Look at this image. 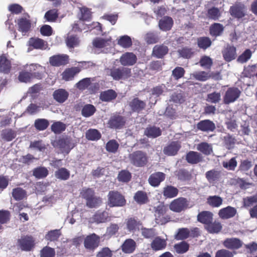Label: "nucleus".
Instances as JSON below:
<instances>
[{
    "label": "nucleus",
    "mask_w": 257,
    "mask_h": 257,
    "mask_svg": "<svg viewBox=\"0 0 257 257\" xmlns=\"http://www.w3.org/2000/svg\"><path fill=\"white\" fill-rule=\"evenodd\" d=\"M137 60L136 56L133 53L126 52L120 57L119 61L123 66H132Z\"/></svg>",
    "instance_id": "10"
},
{
    "label": "nucleus",
    "mask_w": 257,
    "mask_h": 257,
    "mask_svg": "<svg viewBox=\"0 0 257 257\" xmlns=\"http://www.w3.org/2000/svg\"><path fill=\"white\" fill-rule=\"evenodd\" d=\"M127 229L130 231H133L139 229L140 225V222L133 218H128L126 221Z\"/></svg>",
    "instance_id": "50"
},
{
    "label": "nucleus",
    "mask_w": 257,
    "mask_h": 257,
    "mask_svg": "<svg viewBox=\"0 0 257 257\" xmlns=\"http://www.w3.org/2000/svg\"><path fill=\"white\" fill-rule=\"evenodd\" d=\"M191 76L198 81H205L209 79L211 75L209 72L196 71L192 73Z\"/></svg>",
    "instance_id": "34"
},
{
    "label": "nucleus",
    "mask_w": 257,
    "mask_h": 257,
    "mask_svg": "<svg viewBox=\"0 0 257 257\" xmlns=\"http://www.w3.org/2000/svg\"><path fill=\"white\" fill-rule=\"evenodd\" d=\"M174 248L177 252L179 253H183L188 250L189 245L186 242L183 241L178 244H175Z\"/></svg>",
    "instance_id": "63"
},
{
    "label": "nucleus",
    "mask_w": 257,
    "mask_h": 257,
    "mask_svg": "<svg viewBox=\"0 0 257 257\" xmlns=\"http://www.w3.org/2000/svg\"><path fill=\"white\" fill-rule=\"evenodd\" d=\"M49 62L53 66L64 65L68 63V56L64 54L54 55L50 58Z\"/></svg>",
    "instance_id": "11"
},
{
    "label": "nucleus",
    "mask_w": 257,
    "mask_h": 257,
    "mask_svg": "<svg viewBox=\"0 0 257 257\" xmlns=\"http://www.w3.org/2000/svg\"><path fill=\"white\" fill-rule=\"evenodd\" d=\"M11 68V63L5 54L0 56V72L5 74L10 72Z\"/></svg>",
    "instance_id": "21"
},
{
    "label": "nucleus",
    "mask_w": 257,
    "mask_h": 257,
    "mask_svg": "<svg viewBox=\"0 0 257 257\" xmlns=\"http://www.w3.org/2000/svg\"><path fill=\"white\" fill-rule=\"evenodd\" d=\"M130 74L131 69L125 67L113 68L109 71V75L115 80L126 79L130 77Z\"/></svg>",
    "instance_id": "4"
},
{
    "label": "nucleus",
    "mask_w": 257,
    "mask_h": 257,
    "mask_svg": "<svg viewBox=\"0 0 257 257\" xmlns=\"http://www.w3.org/2000/svg\"><path fill=\"white\" fill-rule=\"evenodd\" d=\"M117 43L121 47L126 48L130 47L132 45V42L129 36L125 35L119 38L118 40Z\"/></svg>",
    "instance_id": "51"
},
{
    "label": "nucleus",
    "mask_w": 257,
    "mask_h": 257,
    "mask_svg": "<svg viewBox=\"0 0 257 257\" xmlns=\"http://www.w3.org/2000/svg\"><path fill=\"white\" fill-rule=\"evenodd\" d=\"M166 209L164 206H158L155 212V221L156 223L163 225L169 221V218L165 216Z\"/></svg>",
    "instance_id": "8"
},
{
    "label": "nucleus",
    "mask_w": 257,
    "mask_h": 257,
    "mask_svg": "<svg viewBox=\"0 0 257 257\" xmlns=\"http://www.w3.org/2000/svg\"><path fill=\"white\" fill-rule=\"evenodd\" d=\"M61 235L60 230L55 229L51 230L46 235L45 238L47 240L51 241L57 240Z\"/></svg>",
    "instance_id": "54"
},
{
    "label": "nucleus",
    "mask_w": 257,
    "mask_h": 257,
    "mask_svg": "<svg viewBox=\"0 0 257 257\" xmlns=\"http://www.w3.org/2000/svg\"><path fill=\"white\" fill-rule=\"evenodd\" d=\"M132 164L136 167H143L148 161V158L146 153L141 151H136L129 156Z\"/></svg>",
    "instance_id": "1"
},
{
    "label": "nucleus",
    "mask_w": 257,
    "mask_h": 257,
    "mask_svg": "<svg viewBox=\"0 0 257 257\" xmlns=\"http://www.w3.org/2000/svg\"><path fill=\"white\" fill-rule=\"evenodd\" d=\"M51 128L55 134H60L65 131L66 124L61 121H56L52 124Z\"/></svg>",
    "instance_id": "48"
},
{
    "label": "nucleus",
    "mask_w": 257,
    "mask_h": 257,
    "mask_svg": "<svg viewBox=\"0 0 257 257\" xmlns=\"http://www.w3.org/2000/svg\"><path fill=\"white\" fill-rule=\"evenodd\" d=\"M168 52V47L164 45H156L153 48V54L157 58H161Z\"/></svg>",
    "instance_id": "33"
},
{
    "label": "nucleus",
    "mask_w": 257,
    "mask_h": 257,
    "mask_svg": "<svg viewBox=\"0 0 257 257\" xmlns=\"http://www.w3.org/2000/svg\"><path fill=\"white\" fill-rule=\"evenodd\" d=\"M178 193V190L172 186H167L165 187L163 191V195L167 198H173L176 197Z\"/></svg>",
    "instance_id": "41"
},
{
    "label": "nucleus",
    "mask_w": 257,
    "mask_h": 257,
    "mask_svg": "<svg viewBox=\"0 0 257 257\" xmlns=\"http://www.w3.org/2000/svg\"><path fill=\"white\" fill-rule=\"evenodd\" d=\"M229 12L232 17L237 19H240L246 15V8L243 4L241 3H236L230 7Z\"/></svg>",
    "instance_id": "5"
},
{
    "label": "nucleus",
    "mask_w": 257,
    "mask_h": 257,
    "mask_svg": "<svg viewBox=\"0 0 257 257\" xmlns=\"http://www.w3.org/2000/svg\"><path fill=\"white\" fill-rule=\"evenodd\" d=\"M207 16L209 19L216 20L220 16V13L218 8L213 7L208 10Z\"/></svg>",
    "instance_id": "59"
},
{
    "label": "nucleus",
    "mask_w": 257,
    "mask_h": 257,
    "mask_svg": "<svg viewBox=\"0 0 257 257\" xmlns=\"http://www.w3.org/2000/svg\"><path fill=\"white\" fill-rule=\"evenodd\" d=\"M165 178V175L162 172H156L152 174L149 178V182L151 185L156 187L158 186Z\"/></svg>",
    "instance_id": "16"
},
{
    "label": "nucleus",
    "mask_w": 257,
    "mask_h": 257,
    "mask_svg": "<svg viewBox=\"0 0 257 257\" xmlns=\"http://www.w3.org/2000/svg\"><path fill=\"white\" fill-rule=\"evenodd\" d=\"M180 148V144L178 142H174L165 147L163 152L168 156H174L177 154Z\"/></svg>",
    "instance_id": "23"
},
{
    "label": "nucleus",
    "mask_w": 257,
    "mask_h": 257,
    "mask_svg": "<svg viewBox=\"0 0 257 257\" xmlns=\"http://www.w3.org/2000/svg\"><path fill=\"white\" fill-rule=\"evenodd\" d=\"M79 40L74 36L69 35L66 39V44L69 48H74L78 46Z\"/></svg>",
    "instance_id": "58"
},
{
    "label": "nucleus",
    "mask_w": 257,
    "mask_h": 257,
    "mask_svg": "<svg viewBox=\"0 0 257 257\" xmlns=\"http://www.w3.org/2000/svg\"><path fill=\"white\" fill-rule=\"evenodd\" d=\"M84 20H80L77 22V23L74 24L73 26V30L75 31H81L82 30H86L89 29L90 27H92L94 31L96 32H93L92 33H95L96 34H99L101 32V28L100 24L98 22H94L91 25L88 24H85L84 23Z\"/></svg>",
    "instance_id": "2"
},
{
    "label": "nucleus",
    "mask_w": 257,
    "mask_h": 257,
    "mask_svg": "<svg viewBox=\"0 0 257 257\" xmlns=\"http://www.w3.org/2000/svg\"><path fill=\"white\" fill-rule=\"evenodd\" d=\"M189 233L190 231L188 229L186 228H180L176 234L175 238L178 240L187 238L189 236Z\"/></svg>",
    "instance_id": "61"
},
{
    "label": "nucleus",
    "mask_w": 257,
    "mask_h": 257,
    "mask_svg": "<svg viewBox=\"0 0 257 257\" xmlns=\"http://www.w3.org/2000/svg\"><path fill=\"white\" fill-rule=\"evenodd\" d=\"M197 149L206 155H210L212 152L211 146L205 142L198 144Z\"/></svg>",
    "instance_id": "46"
},
{
    "label": "nucleus",
    "mask_w": 257,
    "mask_h": 257,
    "mask_svg": "<svg viewBox=\"0 0 257 257\" xmlns=\"http://www.w3.org/2000/svg\"><path fill=\"white\" fill-rule=\"evenodd\" d=\"M86 137L88 140L95 141L99 139L101 136L97 130L90 129L86 132Z\"/></svg>",
    "instance_id": "55"
},
{
    "label": "nucleus",
    "mask_w": 257,
    "mask_h": 257,
    "mask_svg": "<svg viewBox=\"0 0 257 257\" xmlns=\"http://www.w3.org/2000/svg\"><path fill=\"white\" fill-rule=\"evenodd\" d=\"M130 106L133 111L139 112L145 108L146 103L138 98H135L130 102Z\"/></svg>",
    "instance_id": "25"
},
{
    "label": "nucleus",
    "mask_w": 257,
    "mask_h": 257,
    "mask_svg": "<svg viewBox=\"0 0 257 257\" xmlns=\"http://www.w3.org/2000/svg\"><path fill=\"white\" fill-rule=\"evenodd\" d=\"M49 124L47 119L44 118H38L35 120L34 126L38 131H44L46 130Z\"/></svg>",
    "instance_id": "42"
},
{
    "label": "nucleus",
    "mask_w": 257,
    "mask_h": 257,
    "mask_svg": "<svg viewBox=\"0 0 257 257\" xmlns=\"http://www.w3.org/2000/svg\"><path fill=\"white\" fill-rule=\"evenodd\" d=\"M30 148L42 152L46 149V145L42 141H35L31 142Z\"/></svg>",
    "instance_id": "57"
},
{
    "label": "nucleus",
    "mask_w": 257,
    "mask_h": 257,
    "mask_svg": "<svg viewBox=\"0 0 257 257\" xmlns=\"http://www.w3.org/2000/svg\"><path fill=\"white\" fill-rule=\"evenodd\" d=\"M223 30V27L222 25L218 23H215L212 25L210 28V33L212 36H219Z\"/></svg>",
    "instance_id": "47"
},
{
    "label": "nucleus",
    "mask_w": 257,
    "mask_h": 257,
    "mask_svg": "<svg viewBox=\"0 0 257 257\" xmlns=\"http://www.w3.org/2000/svg\"><path fill=\"white\" fill-rule=\"evenodd\" d=\"M18 242L21 249L25 251L30 250L34 246V240L31 236L22 237Z\"/></svg>",
    "instance_id": "13"
},
{
    "label": "nucleus",
    "mask_w": 257,
    "mask_h": 257,
    "mask_svg": "<svg viewBox=\"0 0 257 257\" xmlns=\"http://www.w3.org/2000/svg\"><path fill=\"white\" fill-rule=\"evenodd\" d=\"M187 206V200L184 198H179L173 200L170 205V209L174 212H180Z\"/></svg>",
    "instance_id": "9"
},
{
    "label": "nucleus",
    "mask_w": 257,
    "mask_h": 257,
    "mask_svg": "<svg viewBox=\"0 0 257 257\" xmlns=\"http://www.w3.org/2000/svg\"><path fill=\"white\" fill-rule=\"evenodd\" d=\"M173 21L171 18L165 17L162 19L159 24L160 29L163 31H168L173 26Z\"/></svg>",
    "instance_id": "30"
},
{
    "label": "nucleus",
    "mask_w": 257,
    "mask_h": 257,
    "mask_svg": "<svg viewBox=\"0 0 257 257\" xmlns=\"http://www.w3.org/2000/svg\"><path fill=\"white\" fill-rule=\"evenodd\" d=\"M236 56V48L234 46H228L223 52V57L226 61L234 59Z\"/></svg>",
    "instance_id": "31"
},
{
    "label": "nucleus",
    "mask_w": 257,
    "mask_h": 257,
    "mask_svg": "<svg viewBox=\"0 0 257 257\" xmlns=\"http://www.w3.org/2000/svg\"><path fill=\"white\" fill-rule=\"evenodd\" d=\"M26 195L25 191L21 188H17L13 190V197L17 200L23 199L25 197Z\"/></svg>",
    "instance_id": "53"
},
{
    "label": "nucleus",
    "mask_w": 257,
    "mask_h": 257,
    "mask_svg": "<svg viewBox=\"0 0 257 257\" xmlns=\"http://www.w3.org/2000/svg\"><path fill=\"white\" fill-rule=\"evenodd\" d=\"M197 127L203 132H212L215 128V125L210 120L206 119L199 122L197 124Z\"/></svg>",
    "instance_id": "15"
},
{
    "label": "nucleus",
    "mask_w": 257,
    "mask_h": 257,
    "mask_svg": "<svg viewBox=\"0 0 257 257\" xmlns=\"http://www.w3.org/2000/svg\"><path fill=\"white\" fill-rule=\"evenodd\" d=\"M94 220L97 223L104 222L109 220V214L106 211H98L94 215Z\"/></svg>",
    "instance_id": "37"
},
{
    "label": "nucleus",
    "mask_w": 257,
    "mask_h": 257,
    "mask_svg": "<svg viewBox=\"0 0 257 257\" xmlns=\"http://www.w3.org/2000/svg\"><path fill=\"white\" fill-rule=\"evenodd\" d=\"M55 175L58 179L66 180L70 177V172L64 168H61L55 172Z\"/></svg>",
    "instance_id": "44"
},
{
    "label": "nucleus",
    "mask_w": 257,
    "mask_h": 257,
    "mask_svg": "<svg viewBox=\"0 0 257 257\" xmlns=\"http://www.w3.org/2000/svg\"><path fill=\"white\" fill-rule=\"evenodd\" d=\"M224 246L230 249H237L242 245V242L237 238H227L223 241Z\"/></svg>",
    "instance_id": "14"
},
{
    "label": "nucleus",
    "mask_w": 257,
    "mask_h": 257,
    "mask_svg": "<svg viewBox=\"0 0 257 257\" xmlns=\"http://www.w3.org/2000/svg\"><path fill=\"white\" fill-rule=\"evenodd\" d=\"M80 71V69L77 67L66 69L62 74V79L65 81L72 80Z\"/></svg>",
    "instance_id": "20"
},
{
    "label": "nucleus",
    "mask_w": 257,
    "mask_h": 257,
    "mask_svg": "<svg viewBox=\"0 0 257 257\" xmlns=\"http://www.w3.org/2000/svg\"><path fill=\"white\" fill-rule=\"evenodd\" d=\"M117 96L116 93L112 89L102 91L100 94V99L102 101L108 102L114 99Z\"/></svg>",
    "instance_id": "26"
},
{
    "label": "nucleus",
    "mask_w": 257,
    "mask_h": 257,
    "mask_svg": "<svg viewBox=\"0 0 257 257\" xmlns=\"http://www.w3.org/2000/svg\"><path fill=\"white\" fill-rule=\"evenodd\" d=\"M166 246V241L160 237H156L151 243V247L155 250L162 249Z\"/></svg>",
    "instance_id": "32"
},
{
    "label": "nucleus",
    "mask_w": 257,
    "mask_h": 257,
    "mask_svg": "<svg viewBox=\"0 0 257 257\" xmlns=\"http://www.w3.org/2000/svg\"><path fill=\"white\" fill-rule=\"evenodd\" d=\"M55 254V250L53 248L46 246L41 250V257H54Z\"/></svg>",
    "instance_id": "64"
},
{
    "label": "nucleus",
    "mask_w": 257,
    "mask_h": 257,
    "mask_svg": "<svg viewBox=\"0 0 257 257\" xmlns=\"http://www.w3.org/2000/svg\"><path fill=\"white\" fill-rule=\"evenodd\" d=\"M119 146L118 143L114 140L109 141L106 145V150L111 153H115L116 152Z\"/></svg>",
    "instance_id": "62"
},
{
    "label": "nucleus",
    "mask_w": 257,
    "mask_h": 257,
    "mask_svg": "<svg viewBox=\"0 0 257 257\" xmlns=\"http://www.w3.org/2000/svg\"><path fill=\"white\" fill-rule=\"evenodd\" d=\"M125 123L124 118L119 115H112L108 122V126L112 128H120Z\"/></svg>",
    "instance_id": "12"
},
{
    "label": "nucleus",
    "mask_w": 257,
    "mask_h": 257,
    "mask_svg": "<svg viewBox=\"0 0 257 257\" xmlns=\"http://www.w3.org/2000/svg\"><path fill=\"white\" fill-rule=\"evenodd\" d=\"M236 212V209L235 208L229 206L220 209L218 214L219 217L222 219H228L234 216Z\"/></svg>",
    "instance_id": "17"
},
{
    "label": "nucleus",
    "mask_w": 257,
    "mask_h": 257,
    "mask_svg": "<svg viewBox=\"0 0 257 257\" xmlns=\"http://www.w3.org/2000/svg\"><path fill=\"white\" fill-rule=\"evenodd\" d=\"M93 45L97 48H103L111 45L110 39L96 38L93 41Z\"/></svg>",
    "instance_id": "35"
},
{
    "label": "nucleus",
    "mask_w": 257,
    "mask_h": 257,
    "mask_svg": "<svg viewBox=\"0 0 257 257\" xmlns=\"http://www.w3.org/2000/svg\"><path fill=\"white\" fill-rule=\"evenodd\" d=\"M96 111V108L92 104H87L85 105L82 108L81 114L82 116L88 117L92 116Z\"/></svg>",
    "instance_id": "40"
},
{
    "label": "nucleus",
    "mask_w": 257,
    "mask_h": 257,
    "mask_svg": "<svg viewBox=\"0 0 257 257\" xmlns=\"http://www.w3.org/2000/svg\"><path fill=\"white\" fill-rule=\"evenodd\" d=\"M108 198V204L110 207L123 206L125 204L124 197L117 191H110Z\"/></svg>",
    "instance_id": "3"
},
{
    "label": "nucleus",
    "mask_w": 257,
    "mask_h": 257,
    "mask_svg": "<svg viewBox=\"0 0 257 257\" xmlns=\"http://www.w3.org/2000/svg\"><path fill=\"white\" fill-rule=\"evenodd\" d=\"M222 199L218 196H209L207 199L208 203L215 207H219L222 203Z\"/></svg>",
    "instance_id": "49"
},
{
    "label": "nucleus",
    "mask_w": 257,
    "mask_h": 257,
    "mask_svg": "<svg viewBox=\"0 0 257 257\" xmlns=\"http://www.w3.org/2000/svg\"><path fill=\"white\" fill-rule=\"evenodd\" d=\"M134 198L139 204H144L147 202V196L145 192L141 191H138L135 195Z\"/></svg>",
    "instance_id": "52"
},
{
    "label": "nucleus",
    "mask_w": 257,
    "mask_h": 257,
    "mask_svg": "<svg viewBox=\"0 0 257 257\" xmlns=\"http://www.w3.org/2000/svg\"><path fill=\"white\" fill-rule=\"evenodd\" d=\"M206 229L210 233H218L221 228L222 226L220 222L218 221L211 222L207 226H205Z\"/></svg>",
    "instance_id": "45"
},
{
    "label": "nucleus",
    "mask_w": 257,
    "mask_h": 257,
    "mask_svg": "<svg viewBox=\"0 0 257 257\" xmlns=\"http://www.w3.org/2000/svg\"><path fill=\"white\" fill-rule=\"evenodd\" d=\"M136 243L132 239H127L125 240L121 245V249L122 251L126 253H131L135 250Z\"/></svg>",
    "instance_id": "24"
},
{
    "label": "nucleus",
    "mask_w": 257,
    "mask_h": 257,
    "mask_svg": "<svg viewBox=\"0 0 257 257\" xmlns=\"http://www.w3.org/2000/svg\"><path fill=\"white\" fill-rule=\"evenodd\" d=\"M211 44V41L207 37H201L198 40V45L202 49H206Z\"/></svg>",
    "instance_id": "60"
},
{
    "label": "nucleus",
    "mask_w": 257,
    "mask_h": 257,
    "mask_svg": "<svg viewBox=\"0 0 257 257\" xmlns=\"http://www.w3.org/2000/svg\"><path fill=\"white\" fill-rule=\"evenodd\" d=\"M15 132L11 129H6L2 131V138L7 141H11L16 137Z\"/></svg>",
    "instance_id": "56"
},
{
    "label": "nucleus",
    "mask_w": 257,
    "mask_h": 257,
    "mask_svg": "<svg viewBox=\"0 0 257 257\" xmlns=\"http://www.w3.org/2000/svg\"><path fill=\"white\" fill-rule=\"evenodd\" d=\"M59 145L62 152L67 154L75 146V144L68 139L60 140L59 141Z\"/></svg>",
    "instance_id": "19"
},
{
    "label": "nucleus",
    "mask_w": 257,
    "mask_h": 257,
    "mask_svg": "<svg viewBox=\"0 0 257 257\" xmlns=\"http://www.w3.org/2000/svg\"><path fill=\"white\" fill-rule=\"evenodd\" d=\"M205 177L210 183H214L220 177V172L213 169L206 172Z\"/></svg>",
    "instance_id": "36"
},
{
    "label": "nucleus",
    "mask_w": 257,
    "mask_h": 257,
    "mask_svg": "<svg viewBox=\"0 0 257 257\" xmlns=\"http://www.w3.org/2000/svg\"><path fill=\"white\" fill-rule=\"evenodd\" d=\"M198 220L207 226L212 221L213 214L209 211H203L200 213L197 216Z\"/></svg>",
    "instance_id": "27"
},
{
    "label": "nucleus",
    "mask_w": 257,
    "mask_h": 257,
    "mask_svg": "<svg viewBox=\"0 0 257 257\" xmlns=\"http://www.w3.org/2000/svg\"><path fill=\"white\" fill-rule=\"evenodd\" d=\"M33 174L37 179L44 178L48 175V170L45 167H37L34 169Z\"/></svg>",
    "instance_id": "39"
},
{
    "label": "nucleus",
    "mask_w": 257,
    "mask_h": 257,
    "mask_svg": "<svg viewBox=\"0 0 257 257\" xmlns=\"http://www.w3.org/2000/svg\"><path fill=\"white\" fill-rule=\"evenodd\" d=\"M29 44L35 49L45 50L47 48V43L39 38L30 39Z\"/></svg>",
    "instance_id": "28"
},
{
    "label": "nucleus",
    "mask_w": 257,
    "mask_h": 257,
    "mask_svg": "<svg viewBox=\"0 0 257 257\" xmlns=\"http://www.w3.org/2000/svg\"><path fill=\"white\" fill-rule=\"evenodd\" d=\"M19 31L25 35L31 28L30 20L27 18H22L18 20Z\"/></svg>",
    "instance_id": "22"
},
{
    "label": "nucleus",
    "mask_w": 257,
    "mask_h": 257,
    "mask_svg": "<svg viewBox=\"0 0 257 257\" xmlns=\"http://www.w3.org/2000/svg\"><path fill=\"white\" fill-rule=\"evenodd\" d=\"M222 166L229 171H234L237 167V162L235 157H233L228 161L222 162Z\"/></svg>",
    "instance_id": "43"
},
{
    "label": "nucleus",
    "mask_w": 257,
    "mask_h": 257,
    "mask_svg": "<svg viewBox=\"0 0 257 257\" xmlns=\"http://www.w3.org/2000/svg\"><path fill=\"white\" fill-rule=\"evenodd\" d=\"M241 92L235 87L229 88L226 91L223 97V101L225 104H229L236 101L240 95Z\"/></svg>",
    "instance_id": "6"
},
{
    "label": "nucleus",
    "mask_w": 257,
    "mask_h": 257,
    "mask_svg": "<svg viewBox=\"0 0 257 257\" xmlns=\"http://www.w3.org/2000/svg\"><path fill=\"white\" fill-rule=\"evenodd\" d=\"M68 92L64 89H58L53 92L54 99L58 102L63 103L68 98Z\"/></svg>",
    "instance_id": "18"
},
{
    "label": "nucleus",
    "mask_w": 257,
    "mask_h": 257,
    "mask_svg": "<svg viewBox=\"0 0 257 257\" xmlns=\"http://www.w3.org/2000/svg\"><path fill=\"white\" fill-rule=\"evenodd\" d=\"M186 160L189 163L196 164L201 161V157L199 153L191 151L187 154Z\"/></svg>",
    "instance_id": "38"
},
{
    "label": "nucleus",
    "mask_w": 257,
    "mask_h": 257,
    "mask_svg": "<svg viewBox=\"0 0 257 257\" xmlns=\"http://www.w3.org/2000/svg\"><path fill=\"white\" fill-rule=\"evenodd\" d=\"M100 238L95 234L88 235L84 239V245L87 249L93 250L97 248L99 243Z\"/></svg>",
    "instance_id": "7"
},
{
    "label": "nucleus",
    "mask_w": 257,
    "mask_h": 257,
    "mask_svg": "<svg viewBox=\"0 0 257 257\" xmlns=\"http://www.w3.org/2000/svg\"><path fill=\"white\" fill-rule=\"evenodd\" d=\"M144 133L148 137L156 138L161 136L162 131L158 127L151 126L147 127Z\"/></svg>",
    "instance_id": "29"
}]
</instances>
